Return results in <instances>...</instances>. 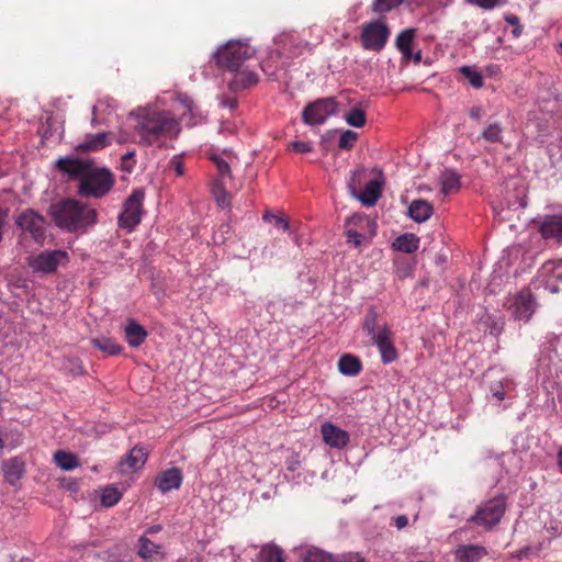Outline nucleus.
<instances>
[{
  "instance_id": "1",
  "label": "nucleus",
  "mask_w": 562,
  "mask_h": 562,
  "mask_svg": "<svg viewBox=\"0 0 562 562\" xmlns=\"http://www.w3.org/2000/svg\"><path fill=\"white\" fill-rule=\"evenodd\" d=\"M57 169L70 179H78V194L82 198L99 199L113 187L112 172L104 167H97L93 159H80L75 156L60 157Z\"/></svg>"
},
{
  "instance_id": "2",
  "label": "nucleus",
  "mask_w": 562,
  "mask_h": 562,
  "mask_svg": "<svg viewBox=\"0 0 562 562\" xmlns=\"http://www.w3.org/2000/svg\"><path fill=\"white\" fill-rule=\"evenodd\" d=\"M130 116L135 121L134 130L139 143L146 146L159 144L162 138L176 137L181 130L171 112L155 105L139 106Z\"/></svg>"
},
{
  "instance_id": "3",
  "label": "nucleus",
  "mask_w": 562,
  "mask_h": 562,
  "mask_svg": "<svg viewBox=\"0 0 562 562\" xmlns=\"http://www.w3.org/2000/svg\"><path fill=\"white\" fill-rule=\"evenodd\" d=\"M49 213L58 227L70 233L86 231L97 221L94 209L74 199L52 204Z\"/></svg>"
},
{
  "instance_id": "4",
  "label": "nucleus",
  "mask_w": 562,
  "mask_h": 562,
  "mask_svg": "<svg viewBox=\"0 0 562 562\" xmlns=\"http://www.w3.org/2000/svg\"><path fill=\"white\" fill-rule=\"evenodd\" d=\"M254 55L255 49L247 43L229 41L213 54V58L221 67L236 70L246 59L251 58Z\"/></svg>"
},
{
  "instance_id": "5",
  "label": "nucleus",
  "mask_w": 562,
  "mask_h": 562,
  "mask_svg": "<svg viewBox=\"0 0 562 562\" xmlns=\"http://www.w3.org/2000/svg\"><path fill=\"white\" fill-rule=\"evenodd\" d=\"M69 262V255L65 250H44L27 258V265L35 273H54L58 267Z\"/></svg>"
},
{
  "instance_id": "6",
  "label": "nucleus",
  "mask_w": 562,
  "mask_h": 562,
  "mask_svg": "<svg viewBox=\"0 0 562 562\" xmlns=\"http://www.w3.org/2000/svg\"><path fill=\"white\" fill-rule=\"evenodd\" d=\"M506 510V501L504 496L494 497L482 504L469 521L491 529L496 526Z\"/></svg>"
},
{
  "instance_id": "7",
  "label": "nucleus",
  "mask_w": 562,
  "mask_h": 562,
  "mask_svg": "<svg viewBox=\"0 0 562 562\" xmlns=\"http://www.w3.org/2000/svg\"><path fill=\"white\" fill-rule=\"evenodd\" d=\"M144 198L145 193L139 189L133 191V193L126 199L123 212L119 216V224L122 228L131 232L140 223Z\"/></svg>"
},
{
  "instance_id": "8",
  "label": "nucleus",
  "mask_w": 562,
  "mask_h": 562,
  "mask_svg": "<svg viewBox=\"0 0 562 562\" xmlns=\"http://www.w3.org/2000/svg\"><path fill=\"white\" fill-rule=\"evenodd\" d=\"M337 112V102L334 98L316 100L305 106L302 113L303 122L306 125H322L328 117Z\"/></svg>"
},
{
  "instance_id": "9",
  "label": "nucleus",
  "mask_w": 562,
  "mask_h": 562,
  "mask_svg": "<svg viewBox=\"0 0 562 562\" xmlns=\"http://www.w3.org/2000/svg\"><path fill=\"white\" fill-rule=\"evenodd\" d=\"M16 226L40 244L45 240L46 220L32 209H26L21 212L15 218Z\"/></svg>"
},
{
  "instance_id": "10",
  "label": "nucleus",
  "mask_w": 562,
  "mask_h": 562,
  "mask_svg": "<svg viewBox=\"0 0 562 562\" xmlns=\"http://www.w3.org/2000/svg\"><path fill=\"white\" fill-rule=\"evenodd\" d=\"M389 36L390 30L387 25L376 20L363 25L360 41L364 49L380 52L385 46Z\"/></svg>"
},
{
  "instance_id": "11",
  "label": "nucleus",
  "mask_w": 562,
  "mask_h": 562,
  "mask_svg": "<svg viewBox=\"0 0 562 562\" xmlns=\"http://www.w3.org/2000/svg\"><path fill=\"white\" fill-rule=\"evenodd\" d=\"M364 172L363 169L353 171L349 183V190L351 194L357 198L366 206H373L381 196L383 180L375 178L370 180L362 192L357 193V180Z\"/></svg>"
},
{
  "instance_id": "12",
  "label": "nucleus",
  "mask_w": 562,
  "mask_h": 562,
  "mask_svg": "<svg viewBox=\"0 0 562 562\" xmlns=\"http://www.w3.org/2000/svg\"><path fill=\"white\" fill-rule=\"evenodd\" d=\"M538 282L551 293L562 291V261H547L538 271Z\"/></svg>"
},
{
  "instance_id": "13",
  "label": "nucleus",
  "mask_w": 562,
  "mask_h": 562,
  "mask_svg": "<svg viewBox=\"0 0 562 562\" xmlns=\"http://www.w3.org/2000/svg\"><path fill=\"white\" fill-rule=\"evenodd\" d=\"M512 315L515 319L528 322L536 311V302L529 290H521L510 305Z\"/></svg>"
},
{
  "instance_id": "14",
  "label": "nucleus",
  "mask_w": 562,
  "mask_h": 562,
  "mask_svg": "<svg viewBox=\"0 0 562 562\" xmlns=\"http://www.w3.org/2000/svg\"><path fill=\"white\" fill-rule=\"evenodd\" d=\"M321 435L323 441L334 449H344L350 440L349 434L331 422H325L322 424Z\"/></svg>"
},
{
  "instance_id": "15",
  "label": "nucleus",
  "mask_w": 562,
  "mask_h": 562,
  "mask_svg": "<svg viewBox=\"0 0 562 562\" xmlns=\"http://www.w3.org/2000/svg\"><path fill=\"white\" fill-rule=\"evenodd\" d=\"M392 334L389 328H383L376 337L372 339L373 344L378 347L382 362L389 364L397 359V351L391 338Z\"/></svg>"
},
{
  "instance_id": "16",
  "label": "nucleus",
  "mask_w": 562,
  "mask_h": 562,
  "mask_svg": "<svg viewBox=\"0 0 562 562\" xmlns=\"http://www.w3.org/2000/svg\"><path fill=\"white\" fill-rule=\"evenodd\" d=\"M392 334L389 328H383L376 337L372 339L373 344L378 347L382 362L389 364L397 359V351L391 338Z\"/></svg>"
},
{
  "instance_id": "17",
  "label": "nucleus",
  "mask_w": 562,
  "mask_h": 562,
  "mask_svg": "<svg viewBox=\"0 0 562 562\" xmlns=\"http://www.w3.org/2000/svg\"><path fill=\"white\" fill-rule=\"evenodd\" d=\"M111 136L110 132L87 134L85 139L76 146V150L81 153L99 151L111 144Z\"/></svg>"
},
{
  "instance_id": "18",
  "label": "nucleus",
  "mask_w": 562,
  "mask_h": 562,
  "mask_svg": "<svg viewBox=\"0 0 562 562\" xmlns=\"http://www.w3.org/2000/svg\"><path fill=\"white\" fill-rule=\"evenodd\" d=\"M210 159L217 168V182L226 183L227 179H232L231 165L236 160V157L232 153H214L211 154Z\"/></svg>"
},
{
  "instance_id": "19",
  "label": "nucleus",
  "mask_w": 562,
  "mask_h": 562,
  "mask_svg": "<svg viewBox=\"0 0 562 562\" xmlns=\"http://www.w3.org/2000/svg\"><path fill=\"white\" fill-rule=\"evenodd\" d=\"M182 483V473L177 468L160 473L156 479V486L162 493H167L171 490H178Z\"/></svg>"
},
{
  "instance_id": "20",
  "label": "nucleus",
  "mask_w": 562,
  "mask_h": 562,
  "mask_svg": "<svg viewBox=\"0 0 562 562\" xmlns=\"http://www.w3.org/2000/svg\"><path fill=\"white\" fill-rule=\"evenodd\" d=\"M222 554L229 558L232 562H255V559L258 558V549L256 546L227 547L223 549Z\"/></svg>"
},
{
  "instance_id": "21",
  "label": "nucleus",
  "mask_w": 562,
  "mask_h": 562,
  "mask_svg": "<svg viewBox=\"0 0 562 562\" xmlns=\"http://www.w3.org/2000/svg\"><path fill=\"white\" fill-rule=\"evenodd\" d=\"M540 232L544 238L562 243V214L547 216L540 225Z\"/></svg>"
},
{
  "instance_id": "22",
  "label": "nucleus",
  "mask_w": 562,
  "mask_h": 562,
  "mask_svg": "<svg viewBox=\"0 0 562 562\" xmlns=\"http://www.w3.org/2000/svg\"><path fill=\"white\" fill-rule=\"evenodd\" d=\"M407 213L413 221L424 223L431 217L434 207L428 201L416 199L411 202Z\"/></svg>"
},
{
  "instance_id": "23",
  "label": "nucleus",
  "mask_w": 562,
  "mask_h": 562,
  "mask_svg": "<svg viewBox=\"0 0 562 562\" xmlns=\"http://www.w3.org/2000/svg\"><path fill=\"white\" fill-rule=\"evenodd\" d=\"M234 75L228 86L233 91L243 90L255 86L258 82V76L256 72L247 69L233 70Z\"/></svg>"
},
{
  "instance_id": "24",
  "label": "nucleus",
  "mask_w": 562,
  "mask_h": 562,
  "mask_svg": "<svg viewBox=\"0 0 562 562\" xmlns=\"http://www.w3.org/2000/svg\"><path fill=\"white\" fill-rule=\"evenodd\" d=\"M147 460V452L143 448H133L127 457L120 463L122 472H134L142 469Z\"/></svg>"
},
{
  "instance_id": "25",
  "label": "nucleus",
  "mask_w": 562,
  "mask_h": 562,
  "mask_svg": "<svg viewBox=\"0 0 562 562\" xmlns=\"http://www.w3.org/2000/svg\"><path fill=\"white\" fill-rule=\"evenodd\" d=\"M124 334L127 344L133 348L139 347L147 337L146 329L133 318L127 321Z\"/></svg>"
},
{
  "instance_id": "26",
  "label": "nucleus",
  "mask_w": 562,
  "mask_h": 562,
  "mask_svg": "<svg viewBox=\"0 0 562 562\" xmlns=\"http://www.w3.org/2000/svg\"><path fill=\"white\" fill-rule=\"evenodd\" d=\"M2 471L5 480L10 484H15L24 474V462L19 458H12L2 464Z\"/></svg>"
},
{
  "instance_id": "27",
  "label": "nucleus",
  "mask_w": 562,
  "mask_h": 562,
  "mask_svg": "<svg viewBox=\"0 0 562 562\" xmlns=\"http://www.w3.org/2000/svg\"><path fill=\"white\" fill-rule=\"evenodd\" d=\"M383 328H389L385 323L380 324L378 319V312L374 307H370L363 318L362 329L372 339L376 337Z\"/></svg>"
},
{
  "instance_id": "28",
  "label": "nucleus",
  "mask_w": 562,
  "mask_h": 562,
  "mask_svg": "<svg viewBox=\"0 0 562 562\" xmlns=\"http://www.w3.org/2000/svg\"><path fill=\"white\" fill-rule=\"evenodd\" d=\"M486 554V549L479 544L462 546L457 550V557L461 562H476Z\"/></svg>"
},
{
  "instance_id": "29",
  "label": "nucleus",
  "mask_w": 562,
  "mask_h": 562,
  "mask_svg": "<svg viewBox=\"0 0 562 562\" xmlns=\"http://www.w3.org/2000/svg\"><path fill=\"white\" fill-rule=\"evenodd\" d=\"M439 183L445 195L452 194L460 189V177L452 170H446L440 175Z\"/></svg>"
},
{
  "instance_id": "30",
  "label": "nucleus",
  "mask_w": 562,
  "mask_h": 562,
  "mask_svg": "<svg viewBox=\"0 0 562 562\" xmlns=\"http://www.w3.org/2000/svg\"><path fill=\"white\" fill-rule=\"evenodd\" d=\"M361 368L360 360L349 353L341 356L338 361V369L344 375L355 376L360 373Z\"/></svg>"
},
{
  "instance_id": "31",
  "label": "nucleus",
  "mask_w": 562,
  "mask_h": 562,
  "mask_svg": "<svg viewBox=\"0 0 562 562\" xmlns=\"http://www.w3.org/2000/svg\"><path fill=\"white\" fill-rule=\"evenodd\" d=\"M418 247L419 239L414 234H403L393 241L394 249L406 254L415 252Z\"/></svg>"
},
{
  "instance_id": "32",
  "label": "nucleus",
  "mask_w": 562,
  "mask_h": 562,
  "mask_svg": "<svg viewBox=\"0 0 562 562\" xmlns=\"http://www.w3.org/2000/svg\"><path fill=\"white\" fill-rule=\"evenodd\" d=\"M90 342L93 347L109 356H116L122 351V347L115 341V339L110 337L92 338Z\"/></svg>"
},
{
  "instance_id": "33",
  "label": "nucleus",
  "mask_w": 562,
  "mask_h": 562,
  "mask_svg": "<svg viewBox=\"0 0 562 562\" xmlns=\"http://www.w3.org/2000/svg\"><path fill=\"white\" fill-rule=\"evenodd\" d=\"M54 461L64 471H71L79 467L77 457L64 450H58L54 453Z\"/></svg>"
},
{
  "instance_id": "34",
  "label": "nucleus",
  "mask_w": 562,
  "mask_h": 562,
  "mask_svg": "<svg viewBox=\"0 0 562 562\" xmlns=\"http://www.w3.org/2000/svg\"><path fill=\"white\" fill-rule=\"evenodd\" d=\"M138 542H139L138 554L140 558L147 560V559H153L159 554L162 555L161 547L157 543H154L145 536H142L139 538Z\"/></svg>"
},
{
  "instance_id": "35",
  "label": "nucleus",
  "mask_w": 562,
  "mask_h": 562,
  "mask_svg": "<svg viewBox=\"0 0 562 562\" xmlns=\"http://www.w3.org/2000/svg\"><path fill=\"white\" fill-rule=\"evenodd\" d=\"M344 117L348 125L357 128L363 127L367 122L366 110L361 105L352 106Z\"/></svg>"
},
{
  "instance_id": "36",
  "label": "nucleus",
  "mask_w": 562,
  "mask_h": 562,
  "mask_svg": "<svg viewBox=\"0 0 562 562\" xmlns=\"http://www.w3.org/2000/svg\"><path fill=\"white\" fill-rule=\"evenodd\" d=\"M414 40V30L407 29L401 32L396 37V47L404 57H409L412 54V44Z\"/></svg>"
},
{
  "instance_id": "37",
  "label": "nucleus",
  "mask_w": 562,
  "mask_h": 562,
  "mask_svg": "<svg viewBox=\"0 0 562 562\" xmlns=\"http://www.w3.org/2000/svg\"><path fill=\"white\" fill-rule=\"evenodd\" d=\"M301 555L305 562H335V557L317 548H307Z\"/></svg>"
},
{
  "instance_id": "38",
  "label": "nucleus",
  "mask_w": 562,
  "mask_h": 562,
  "mask_svg": "<svg viewBox=\"0 0 562 562\" xmlns=\"http://www.w3.org/2000/svg\"><path fill=\"white\" fill-rule=\"evenodd\" d=\"M260 562H284L282 550L276 546H265L258 551Z\"/></svg>"
},
{
  "instance_id": "39",
  "label": "nucleus",
  "mask_w": 562,
  "mask_h": 562,
  "mask_svg": "<svg viewBox=\"0 0 562 562\" xmlns=\"http://www.w3.org/2000/svg\"><path fill=\"white\" fill-rule=\"evenodd\" d=\"M481 137L486 142L499 143L503 138V127L501 123L494 122L488 124L482 132Z\"/></svg>"
},
{
  "instance_id": "40",
  "label": "nucleus",
  "mask_w": 562,
  "mask_h": 562,
  "mask_svg": "<svg viewBox=\"0 0 562 562\" xmlns=\"http://www.w3.org/2000/svg\"><path fill=\"white\" fill-rule=\"evenodd\" d=\"M460 72L468 79L469 83L474 88L483 86V77L479 70L471 66H462Z\"/></svg>"
},
{
  "instance_id": "41",
  "label": "nucleus",
  "mask_w": 562,
  "mask_h": 562,
  "mask_svg": "<svg viewBox=\"0 0 562 562\" xmlns=\"http://www.w3.org/2000/svg\"><path fill=\"white\" fill-rule=\"evenodd\" d=\"M113 103H114V101L111 99H102V100L98 101V103L92 109V119H91L92 126L95 127L97 125L104 122V120L100 117V114L103 111V109H105V108H114L115 105Z\"/></svg>"
},
{
  "instance_id": "42",
  "label": "nucleus",
  "mask_w": 562,
  "mask_h": 562,
  "mask_svg": "<svg viewBox=\"0 0 562 562\" xmlns=\"http://www.w3.org/2000/svg\"><path fill=\"white\" fill-rule=\"evenodd\" d=\"M122 494L117 491V488L109 486L105 487L101 493V503L106 507L114 506L120 502Z\"/></svg>"
},
{
  "instance_id": "43",
  "label": "nucleus",
  "mask_w": 562,
  "mask_h": 562,
  "mask_svg": "<svg viewBox=\"0 0 562 562\" xmlns=\"http://www.w3.org/2000/svg\"><path fill=\"white\" fill-rule=\"evenodd\" d=\"M216 203L221 207H228L231 205V195L225 190V183L217 182L213 190Z\"/></svg>"
},
{
  "instance_id": "44",
  "label": "nucleus",
  "mask_w": 562,
  "mask_h": 562,
  "mask_svg": "<svg viewBox=\"0 0 562 562\" xmlns=\"http://www.w3.org/2000/svg\"><path fill=\"white\" fill-rule=\"evenodd\" d=\"M404 0H374L372 10L376 13L387 12L398 7Z\"/></svg>"
},
{
  "instance_id": "45",
  "label": "nucleus",
  "mask_w": 562,
  "mask_h": 562,
  "mask_svg": "<svg viewBox=\"0 0 562 562\" xmlns=\"http://www.w3.org/2000/svg\"><path fill=\"white\" fill-rule=\"evenodd\" d=\"M357 138L358 134L356 132L347 130L340 135L338 146L341 149L349 150L353 147Z\"/></svg>"
},
{
  "instance_id": "46",
  "label": "nucleus",
  "mask_w": 562,
  "mask_h": 562,
  "mask_svg": "<svg viewBox=\"0 0 562 562\" xmlns=\"http://www.w3.org/2000/svg\"><path fill=\"white\" fill-rule=\"evenodd\" d=\"M262 220L265 222H273L277 227L281 228L284 232L288 231L290 227L289 222L283 216L274 215L270 212H266L262 216Z\"/></svg>"
},
{
  "instance_id": "47",
  "label": "nucleus",
  "mask_w": 562,
  "mask_h": 562,
  "mask_svg": "<svg viewBox=\"0 0 562 562\" xmlns=\"http://www.w3.org/2000/svg\"><path fill=\"white\" fill-rule=\"evenodd\" d=\"M510 382L505 381L501 382L499 385H495L491 387L492 395L497 398V401H503L505 398V391L509 389Z\"/></svg>"
},
{
  "instance_id": "48",
  "label": "nucleus",
  "mask_w": 562,
  "mask_h": 562,
  "mask_svg": "<svg viewBox=\"0 0 562 562\" xmlns=\"http://www.w3.org/2000/svg\"><path fill=\"white\" fill-rule=\"evenodd\" d=\"M294 151L296 153H301V154H306V153H310L312 151L313 147L310 143L307 142H302V140H294V142H291L290 145H289Z\"/></svg>"
},
{
  "instance_id": "49",
  "label": "nucleus",
  "mask_w": 562,
  "mask_h": 562,
  "mask_svg": "<svg viewBox=\"0 0 562 562\" xmlns=\"http://www.w3.org/2000/svg\"><path fill=\"white\" fill-rule=\"evenodd\" d=\"M346 235H347L348 243H352L355 246L361 245L362 239H363L362 234H360L353 229H348Z\"/></svg>"
},
{
  "instance_id": "50",
  "label": "nucleus",
  "mask_w": 562,
  "mask_h": 562,
  "mask_svg": "<svg viewBox=\"0 0 562 562\" xmlns=\"http://www.w3.org/2000/svg\"><path fill=\"white\" fill-rule=\"evenodd\" d=\"M179 101L181 102L183 108L187 110V112L191 114L192 117L196 116V114L194 112V110H195L194 103L189 97H187V95L180 97Z\"/></svg>"
},
{
  "instance_id": "51",
  "label": "nucleus",
  "mask_w": 562,
  "mask_h": 562,
  "mask_svg": "<svg viewBox=\"0 0 562 562\" xmlns=\"http://www.w3.org/2000/svg\"><path fill=\"white\" fill-rule=\"evenodd\" d=\"M469 2L474 3L483 9H493L501 3V0H469Z\"/></svg>"
},
{
  "instance_id": "52",
  "label": "nucleus",
  "mask_w": 562,
  "mask_h": 562,
  "mask_svg": "<svg viewBox=\"0 0 562 562\" xmlns=\"http://www.w3.org/2000/svg\"><path fill=\"white\" fill-rule=\"evenodd\" d=\"M469 116L472 120L480 121L485 116V111L482 106L475 105L470 109Z\"/></svg>"
},
{
  "instance_id": "53",
  "label": "nucleus",
  "mask_w": 562,
  "mask_h": 562,
  "mask_svg": "<svg viewBox=\"0 0 562 562\" xmlns=\"http://www.w3.org/2000/svg\"><path fill=\"white\" fill-rule=\"evenodd\" d=\"M335 562H364V560L359 554L348 553L340 558H335Z\"/></svg>"
},
{
  "instance_id": "54",
  "label": "nucleus",
  "mask_w": 562,
  "mask_h": 562,
  "mask_svg": "<svg viewBox=\"0 0 562 562\" xmlns=\"http://www.w3.org/2000/svg\"><path fill=\"white\" fill-rule=\"evenodd\" d=\"M171 165L175 168V171H176L177 176H182L184 173L183 164L180 161L179 158L175 157L171 160Z\"/></svg>"
},
{
  "instance_id": "55",
  "label": "nucleus",
  "mask_w": 562,
  "mask_h": 562,
  "mask_svg": "<svg viewBox=\"0 0 562 562\" xmlns=\"http://www.w3.org/2000/svg\"><path fill=\"white\" fill-rule=\"evenodd\" d=\"M408 519L405 515H400L394 518V525L397 529H403L407 526Z\"/></svg>"
},
{
  "instance_id": "56",
  "label": "nucleus",
  "mask_w": 562,
  "mask_h": 562,
  "mask_svg": "<svg viewBox=\"0 0 562 562\" xmlns=\"http://www.w3.org/2000/svg\"><path fill=\"white\" fill-rule=\"evenodd\" d=\"M132 139L131 135L123 130H120L119 135L116 137V142L119 144H125L128 143Z\"/></svg>"
},
{
  "instance_id": "57",
  "label": "nucleus",
  "mask_w": 562,
  "mask_h": 562,
  "mask_svg": "<svg viewBox=\"0 0 562 562\" xmlns=\"http://www.w3.org/2000/svg\"><path fill=\"white\" fill-rule=\"evenodd\" d=\"M506 21L512 25H517L519 22V19L516 15H510L506 18Z\"/></svg>"
},
{
  "instance_id": "58",
  "label": "nucleus",
  "mask_w": 562,
  "mask_h": 562,
  "mask_svg": "<svg viewBox=\"0 0 562 562\" xmlns=\"http://www.w3.org/2000/svg\"><path fill=\"white\" fill-rule=\"evenodd\" d=\"M160 530H161V526L160 525H155V526L149 527L147 531L149 533H155V532H158Z\"/></svg>"
},
{
  "instance_id": "59",
  "label": "nucleus",
  "mask_w": 562,
  "mask_h": 562,
  "mask_svg": "<svg viewBox=\"0 0 562 562\" xmlns=\"http://www.w3.org/2000/svg\"><path fill=\"white\" fill-rule=\"evenodd\" d=\"M558 464H559L560 471L562 472V447L560 448V450L558 452Z\"/></svg>"
},
{
  "instance_id": "60",
  "label": "nucleus",
  "mask_w": 562,
  "mask_h": 562,
  "mask_svg": "<svg viewBox=\"0 0 562 562\" xmlns=\"http://www.w3.org/2000/svg\"><path fill=\"white\" fill-rule=\"evenodd\" d=\"M135 156V151H128L126 154L123 155L122 159L123 160H128V159H132L133 157Z\"/></svg>"
}]
</instances>
